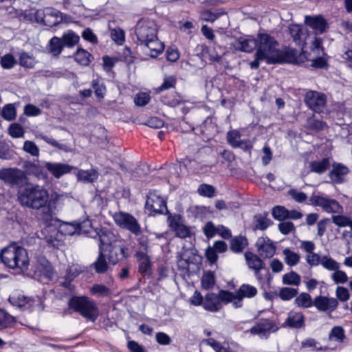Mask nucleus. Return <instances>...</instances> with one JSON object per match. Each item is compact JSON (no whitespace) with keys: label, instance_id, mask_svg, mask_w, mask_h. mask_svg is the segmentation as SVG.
<instances>
[{"label":"nucleus","instance_id":"obj_1","mask_svg":"<svg viewBox=\"0 0 352 352\" xmlns=\"http://www.w3.org/2000/svg\"><path fill=\"white\" fill-rule=\"evenodd\" d=\"M16 195L21 206L34 210L45 208L49 199L48 190L44 186L33 183L21 186Z\"/></svg>","mask_w":352,"mask_h":352},{"label":"nucleus","instance_id":"obj_2","mask_svg":"<svg viewBox=\"0 0 352 352\" xmlns=\"http://www.w3.org/2000/svg\"><path fill=\"white\" fill-rule=\"evenodd\" d=\"M2 263L11 269L27 270L29 265V258L26 250L22 247L12 243L4 248L0 254Z\"/></svg>","mask_w":352,"mask_h":352},{"label":"nucleus","instance_id":"obj_3","mask_svg":"<svg viewBox=\"0 0 352 352\" xmlns=\"http://www.w3.org/2000/svg\"><path fill=\"white\" fill-rule=\"evenodd\" d=\"M68 306L91 322L96 321L99 316V309L96 302L85 296L72 297L68 302Z\"/></svg>","mask_w":352,"mask_h":352},{"label":"nucleus","instance_id":"obj_4","mask_svg":"<svg viewBox=\"0 0 352 352\" xmlns=\"http://www.w3.org/2000/svg\"><path fill=\"white\" fill-rule=\"evenodd\" d=\"M258 58H265L267 64H273V60L278 57V43L275 38L267 34H258L257 36Z\"/></svg>","mask_w":352,"mask_h":352},{"label":"nucleus","instance_id":"obj_5","mask_svg":"<svg viewBox=\"0 0 352 352\" xmlns=\"http://www.w3.org/2000/svg\"><path fill=\"white\" fill-rule=\"evenodd\" d=\"M25 18H28L30 20L34 19L36 23H43L49 27L56 25L63 21L62 13L50 7L36 10L34 13L25 14Z\"/></svg>","mask_w":352,"mask_h":352},{"label":"nucleus","instance_id":"obj_6","mask_svg":"<svg viewBox=\"0 0 352 352\" xmlns=\"http://www.w3.org/2000/svg\"><path fill=\"white\" fill-rule=\"evenodd\" d=\"M233 292L221 290L219 294L208 293L204 297V308L211 312H217L222 308V303L232 301Z\"/></svg>","mask_w":352,"mask_h":352},{"label":"nucleus","instance_id":"obj_7","mask_svg":"<svg viewBox=\"0 0 352 352\" xmlns=\"http://www.w3.org/2000/svg\"><path fill=\"white\" fill-rule=\"evenodd\" d=\"M112 217L115 223L118 227L127 230L136 236L141 234L140 225L138 220L131 214L120 211L115 212Z\"/></svg>","mask_w":352,"mask_h":352},{"label":"nucleus","instance_id":"obj_8","mask_svg":"<svg viewBox=\"0 0 352 352\" xmlns=\"http://www.w3.org/2000/svg\"><path fill=\"white\" fill-rule=\"evenodd\" d=\"M157 26L154 21L148 19H140L135 27V34L140 44L157 36Z\"/></svg>","mask_w":352,"mask_h":352},{"label":"nucleus","instance_id":"obj_9","mask_svg":"<svg viewBox=\"0 0 352 352\" xmlns=\"http://www.w3.org/2000/svg\"><path fill=\"white\" fill-rule=\"evenodd\" d=\"M26 179L25 173L17 168H0V180L10 186H19Z\"/></svg>","mask_w":352,"mask_h":352},{"label":"nucleus","instance_id":"obj_10","mask_svg":"<svg viewBox=\"0 0 352 352\" xmlns=\"http://www.w3.org/2000/svg\"><path fill=\"white\" fill-rule=\"evenodd\" d=\"M145 208L150 214H166L168 208L165 200L156 190L150 191L146 196Z\"/></svg>","mask_w":352,"mask_h":352},{"label":"nucleus","instance_id":"obj_11","mask_svg":"<svg viewBox=\"0 0 352 352\" xmlns=\"http://www.w3.org/2000/svg\"><path fill=\"white\" fill-rule=\"evenodd\" d=\"M309 200L311 204L322 208L327 212L341 213L342 212V207L335 199L314 195Z\"/></svg>","mask_w":352,"mask_h":352},{"label":"nucleus","instance_id":"obj_12","mask_svg":"<svg viewBox=\"0 0 352 352\" xmlns=\"http://www.w3.org/2000/svg\"><path fill=\"white\" fill-rule=\"evenodd\" d=\"M9 302L14 306L23 310H32L34 306L40 305L39 298H30L25 296L21 292L13 293L8 298Z\"/></svg>","mask_w":352,"mask_h":352},{"label":"nucleus","instance_id":"obj_13","mask_svg":"<svg viewBox=\"0 0 352 352\" xmlns=\"http://www.w3.org/2000/svg\"><path fill=\"white\" fill-rule=\"evenodd\" d=\"M305 102L311 109L320 113L326 105L327 97L321 92L310 90L305 94Z\"/></svg>","mask_w":352,"mask_h":352},{"label":"nucleus","instance_id":"obj_14","mask_svg":"<svg viewBox=\"0 0 352 352\" xmlns=\"http://www.w3.org/2000/svg\"><path fill=\"white\" fill-rule=\"evenodd\" d=\"M279 329L276 321L270 319H262L253 326L248 331L252 335L267 337L270 333H275Z\"/></svg>","mask_w":352,"mask_h":352},{"label":"nucleus","instance_id":"obj_15","mask_svg":"<svg viewBox=\"0 0 352 352\" xmlns=\"http://www.w3.org/2000/svg\"><path fill=\"white\" fill-rule=\"evenodd\" d=\"M104 252H107L108 259L113 265L129 257L128 248L125 246L123 239L109 248H105Z\"/></svg>","mask_w":352,"mask_h":352},{"label":"nucleus","instance_id":"obj_16","mask_svg":"<svg viewBox=\"0 0 352 352\" xmlns=\"http://www.w3.org/2000/svg\"><path fill=\"white\" fill-rule=\"evenodd\" d=\"M314 305L318 311L331 314L338 307V302L334 298L319 296L314 298Z\"/></svg>","mask_w":352,"mask_h":352},{"label":"nucleus","instance_id":"obj_17","mask_svg":"<svg viewBox=\"0 0 352 352\" xmlns=\"http://www.w3.org/2000/svg\"><path fill=\"white\" fill-rule=\"evenodd\" d=\"M140 45L144 47V53L151 58H156L164 50V45L159 40L157 36L144 41Z\"/></svg>","mask_w":352,"mask_h":352},{"label":"nucleus","instance_id":"obj_18","mask_svg":"<svg viewBox=\"0 0 352 352\" xmlns=\"http://www.w3.org/2000/svg\"><path fill=\"white\" fill-rule=\"evenodd\" d=\"M322 42L321 38H315L311 47V52L314 58L312 60V66L317 68H322L326 65L325 60L322 58L324 53Z\"/></svg>","mask_w":352,"mask_h":352},{"label":"nucleus","instance_id":"obj_19","mask_svg":"<svg viewBox=\"0 0 352 352\" xmlns=\"http://www.w3.org/2000/svg\"><path fill=\"white\" fill-rule=\"evenodd\" d=\"M289 32L296 44L304 47L309 37L307 29L300 25L292 24L289 26Z\"/></svg>","mask_w":352,"mask_h":352},{"label":"nucleus","instance_id":"obj_20","mask_svg":"<svg viewBox=\"0 0 352 352\" xmlns=\"http://www.w3.org/2000/svg\"><path fill=\"white\" fill-rule=\"evenodd\" d=\"M258 252L261 257L272 258L276 252V248L268 238L260 237L256 241Z\"/></svg>","mask_w":352,"mask_h":352},{"label":"nucleus","instance_id":"obj_21","mask_svg":"<svg viewBox=\"0 0 352 352\" xmlns=\"http://www.w3.org/2000/svg\"><path fill=\"white\" fill-rule=\"evenodd\" d=\"M245 258L248 267L254 271V274L258 280H261L260 271L265 267L264 262L258 255L250 252L245 254Z\"/></svg>","mask_w":352,"mask_h":352},{"label":"nucleus","instance_id":"obj_22","mask_svg":"<svg viewBox=\"0 0 352 352\" xmlns=\"http://www.w3.org/2000/svg\"><path fill=\"white\" fill-rule=\"evenodd\" d=\"M100 239V247L109 248L113 244H116L122 239L118 234H114L112 231L108 229H101L98 232Z\"/></svg>","mask_w":352,"mask_h":352},{"label":"nucleus","instance_id":"obj_23","mask_svg":"<svg viewBox=\"0 0 352 352\" xmlns=\"http://www.w3.org/2000/svg\"><path fill=\"white\" fill-rule=\"evenodd\" d=\"M298 52L292 48H285L283 50H278L277 56L273 60V64L274 63H296L298 62Z\"/></svg>","mask_w":352,"mask_h":352},{"label":"nucleus","instance_id":"obj_24","mask_svg":"<svg viewBox=\"0 0 352 352\" xmlns=\"http://www.w3.org/2000/svg\"><path fill=\"white\" fill-rule=\"evenodd\" d=\"M232 45L236 50L252 52L257 46V39L241 36L234 41Z\"/></svg>","mask_w":352,"mask_h":352},{"label":"nucleus","instance_id":"obj_25","mask_svg":"<svg viewBox=\"0 0 352 352\" xmlns=\"http://www.w3.org/2000/svg\"><path fill=\"white\" fill-rule=\"evenodd\" d=\"M305 23L311 28L316 34L323 33L327 28V21L320 15L316 16H305Z\"/></svg>","mask_w":352,"mask_h":352},{"label":"nucleus","instance_id":"obj_26","mask_svg":"<svg viewBox=\"0 0 352 352\" xmlns=\"http://www.w3.org/2000/svg\"><path fill=\"white\" fill-rule=\"evenodd\" d=\"M348 167L341 163L335 162L332 164V169L329 173V177L335 184H341L344 182V177L348 174Z\"/></svg>","mask_w":352,"mask_h":352},{"label":"nucleus","instance_id":"obj_27","mask_svg":"<svg viewBox=\"0 0 352 352\" xmlns=\"http://www.w3.org/2000/svg\"><path fill=\"white\" fill-rule=\"evenodd\" d=\"M283 327L302 329L305 327V316L301 312L290 311L283 324Z\"/></svg>","mask_w":352,"mask_h":352},{"label":"nucleus","instance_id":"obj_28","mask_svg":"<svg viewBox=\"0 0 352 352\" xmlns=\"http://www.w3.org/2000/svg\"><path fill=\"white\" fill-rule=\"evenodd\" d=\"M45 167L56 178H60L63 175L70 173L73 168L67 164L56 162H45Z\"/></svg>","mask_w":352,"mask_h":352},{"label":"nucleus","instance_id":"obj_29","mask_svg":"<svg viewBox=\"0 0 352 352\" xmlns=\"http://www.w3.org/2000/svg\"><path fill=\"white\" fill-rule=\"evenodd\" d=\"M170 219V227L174 230L177 236L186 238L190 236V228L184 225L179 217H173Z\"/></svg>","mask_w":352,"mask_h":352},{"label":"nucleus","instance_id":"obj_30","mask_svg":"<svg viewBox=\"0 0 352 352\" xmlns=\"http://www.w3.org/2000/svg\"><path fill=\"white\" fill-rule=\"evenodd\" d=\"M331 166L330 159L324 157L321 160H316L310 162V171L317 174H322L327 170Z\"/></svg>","mask_w":352,"mask_h":352},{"label":"nucleus","instance_id":"obj_31","mask_svg":"<svg viewBox=\"0 0 352 352\" xmlns=\"http://www.w3.org/2000/svg\"><path fill=\"white\" fill-rule=\"evenodd\" d=\"M104 249L103 248H100L99 255L97 260L93 264L96 272L98 274H103L107 272L108 269V264L104 254Z\"/></svg>","mask_w":352,"mask_h":352},{"label":"nucleus","instance_id":"obj_32","mask_svg":"<svg viewBox=\"0 0 352 352\" xmlns=\"http://www.w3.org/2000/svg\"><path fill=\"white\" fill-rule=\"evenodd\" d=\"M235 293L241 298H250L254 297L257 294L258 291L255 287L251 285L243 284Z\"/></svg>","mask_w":352,"mask_h":352},{"label":"nucleus","instance_id":"obj_33","mask_svg":"<svg viewBox=\"0 0 352 352\" xmlns=\"http://www.w3.org/2000/svg\"><path fill=\"white\" fill-rule=\"evenodd\" d=\"M284 255V260L286 264L290 267L296 265L300 259L299 254L292 251L289 248H285L283 251Z\"/></svg>","mask_w":352,"mask_h":352},{"label":"nucleus","instance_id":"obj_34","mask_svg":"<svg viewBox=\"0 0 352 352\" xmlns=\"http://www.w3.org/2000/svg\"><path fill=\"white\" fill-rule=\"evenodd\" d=\"M201 287L204 289H210L215 284V276L211 271L205 272L201 280Z\"/></svg>","mask_w":352,"mask_h":352},{"label":"nucleus","instance_id":"obj_35","mask_svg":"<svg viewBox=\"0 0 352 352\" xmlns=\"http://www.w3.org/2000/svg\"><path fill=\"white\" fill-rule=\"evenodd\" d=\"M248 242L245 238L243 236H236L230 241V249L232 252L239 253L247 245Z\"/></svg>","mask_w":352,"mask_h":352},{"label":"nucleus","instance_id":"obj_36","mask_svg":"<svg viewBox=\"0 0 352 352\" xmlns=\"http://www.w3.org/2000/svg\"><path fill=\"white\" fill-rule=\"evenodd\" d=\"M35 272L40 274L48 276L52 273V266L50 263L45 258L39 259L35 265Z\"/></svg>","mask_w":352,"mask_h":352},{"label":"nucleus","instance_id":"obj_37","mask_svg":"<svg viewBox=\"0 0 352 352\" xmlns=\"http://www.w3.org/2000/svg\"><path fill=\"white\" fill-rule=\"evenodd\" d=\"M254 230H264L267 229L271 221L263 214H256L254 217Z\"/></svg>","mask_w":352,"mask_h":352},{"label":"nucleus","instance_id":"obj_38","mask_svg":"<svg viewBox=\"0 0 352 352\" xmlns=\"http://www.w3.org/2000/svg\"><path fill=\"white\" fill-rule=\"evenodd\" d=\"M75 60L81 65L87 66L91 62V55L87 51L78 49L75 54Z\"/></svg>","mask_w":352,"mask_h":352},{"label":"nucleus","instance_id":"obj_39","mask_svg":"<svg viewBox=\"0 0 352 352\" xmlns=\"http://www.w3.org/2000/svg\"><path fill=\"white\" fill-rule=\"evenodd\" d=\"M61 40L63 46L65 45L71 47L78 42L79 36L76 35L73 31L69 30L63 35Z\"/></svg>","mask_w":352,"mask_h":352},{"label":"nucleus","instance_id":"obj_40","mask_svg":"<svg viewBox=\"0 0 352 352\" xmlns=\"http://www.w3.org/2000/svg\"><path fill=\"white\" fill-rule=\"evenodd\" d=\"M15 322L13 316L5 310L0 309V329L11 327Z\"/></svg>","mask_w":352,"mask_h":352},{"label":"nucleus","instance_id":"obj_41","mask_svg":"<svg viewBox=\"0 0 352 352\" xmlns=\"http://www.w3.org/2000/svg\"><path fill=\"white\" fill-rule=\"evenodd\" d=\"M345 338L344 330L340 326H336L332 328L329 334V340L342 342Z\"/></svg>","mask_w":352,"mask_h":352},{"label":"nucleus","instance_id":"obj_42","mask_svg":"<svg viewBox=\"0 0 352 352\" xmlns=\"http://www.w3.org/2000/svg\"><path fill=\"white\" fill-rule=\"evenodd\" d=\"M20 65L25 68H32L36 63L35 58L27 52H22L19 57Z\"/></svg>","mask_w":352,"mask_h":352},{"label":"nucleus","instance_id":"obj_43","mask_svg":"<svg viewBox=\"0 0 352 352\" xmlns=\"http://www.w3.org/2000/svg\"><path fill=\"white\" fill-rule=\"evenodd\" d=\"M98 177L97 172L94 170H79L78 173V179L85 182H92Z\"/></svg>","mask_w":352,"mask_h":352},{"label":"nucleus","instance_id":"obj_44","mask_svg":"<svg viewBox=\"0 0 352 352\" xmlns=\"http://www.w3.org/2000/svg\"><path fill=\"white\" fill-rule=\"evenodd\" d=\"M296 305L298 307L308 308L314 305V300L312 301L311 296L307 293L300 294L295 300Z\"/></svg>","mask_w":352,"mask_h":352},{"label":"nucleus","instance_id":"obj_45","mask_svg":"<svg viewBox=\"0 0 352 352\" xmlns=\"http://www.w3.org/2000/svg\"><path fill=\"white\" fill-rule=\"evenodd\" d=\"M283 283L285 285L298 286L300 283V276L295 272H290L283 275Z\"/></svg>","mask_w":352,"mask_h":352},{"label":"nucleus","instance_id":"obj_46","mask_svg":"<svg viewBox=\"0 0 352 352\" xmlns=\"http://www.w3.org/2000/svg\"><path fill=\"white\" fill-rule=\"evenodd\" d=\"M63 44L61 38L54 36L50 41V50L54 55H58L63 50Z\"/></svg>","mask_w":352,"mask_h":352},{"label":"nucleus","instance_id":"obj_47","mask_svg":"<svg viewBox=\"0 0 352 352\" xmlns=\"http://www.w3.org/2000/svg\"><path fill=\"white\" fill-rule=\"evenodd\" d=\"M197 192L202 197L212 198L215 195V188L211 185L202 184L199 186Z\"/></svg>","mask_w":352,"mask_h":352},{"label":"nucleus","instance_id":"obj_48","mask_svg":"<svg viewBox=\"0 0 352 352\" xmlns=\"http://www.w3.org/2000/svg\"><path fill=\"white\" fill-rule=\"evenodd\" d=\"M324 268L329 271H335L340 268V263L328 256H322L320 264Z\"/></svg>","mask_w":352,"mask_h":352},{"label":"nucleus","instance_id":"obj_49","mask_svg":"<svg viewBox=\"0 0 352 352\" xmlns=\"http://www.w3.org/2000/svg\"><path fill=\"white\" fill-rule=\"evenodd\" d=\"M332 221L338 227L349 226L352 230V219L344 215H333L331 217Z\"/></svg>","mask_w":352,"mask_h":352},{"label":"nucleus","instance_id":"obj_50","mask_svg":"<svg viewBox=\"0 0 352 352\" xmlns=\"http://www.w3.org/2000/svg\"><path fill=\"white\" fill-rule=\"evenodd\" d=\"M2 117L7 120H12L16 118V110L13 104H6L1 111Z\"/></svg>","mask_w":352,"mask_h":352},{"label":"nucleus","instance_id":"obj_51","mask_svg":"<svg viewBox=\"0 0 352 352\" xmlns=\"http://www.w3.org/2000/svg\"><path fill=\"white\" fill-rule=\"evenodd\" d=\"M228 141L233 147H240L241 145V134L236 130H232L228 133Z\"/></svg>","mask_w":352,"mask_h":352},{"label":"nucleus","instance_id":"obj_52","mask_svg":"<svg viewBox=\"0 0 352 352\" xmlns=\"http://www.w3.org/2000/svg\"><path fill=\"white\" fill-rule=\"evenodd\" d=\"M90 291L94 295H96L98 296H107L111 293L109 288L104 285L100 284L94 285L91 287Z\"/></svg>","mask_w":352,"mask_h":352},{"label":"nucleus","instance_id":"obj_53","mask_svg":"<svg viewBox=\"0 0 352 352\" xmlns=\"http://www.w3.org/2000/svg\"><path fill=\"white\" fill-rule=\"evenodd\" d=\"M298 290L292 287H283L280 290L279 296L283 300H289L295 297Z\"/></svg>","mask_w":352,"mask_h":352},{"label":"nucleus","instance_id":"obj_54","mask_svg":"<svg viewBox=\"0 0 352 352\" xmlns=\"http://www.w3.org/2000/svg\"><path fill=\"white\" fill-rule=\"evenodd\" d=\"M272 215L274 219L281 221L287 218L288 210L283 206H275L272 210Z\"/></svg>","mask_w":352,"mask_h":352},{"label":"nucleus","instance_id":"obj_55","mask_svg":"<svg viewBox=\"0 0 352 352\" xmlns=\"http://www.w3.org/2000/svg\"><path fill=\"white\" fill-rule=\"evenodd\" d=\"M8 131L10 136L15 138H21L24 134L23 127L17 123L12 124L8 129Z\"/></svg>","mask_w":352,"mask_h":352},{"label":"nucleus","instance_id":"obj_56","mask_svg":"<svg viewBox=\"0 0 352 352\" xmlns=\"http://www.w3.org/2000/svg\"><path fill=\"white\" fill-rule=\"evenodd\" d=\"M23 150L30 153L32 156H38L39 149L38 147L35 144L34 142L27 140L24 142Z\"/></svg>","mask_w":352,"mask_h":352},{"label":"nucleus","instance_id":"obj_57","mask_svg":"<svg viewBox=\"0 0 352 352\" xmlns=\"http://www.w3.org/2000/svg\"><path fill=\"white\" fill-rule=\"evenodd\" d=\"M331 278L335 283H345L348 280L346 274L341 270H336L331 275Z\"/></svg>","mask_w":352,"mask_h":352},{"label":"nucleus","instance_id":"obj_58","mask_svg":"<svg viewBox=\"0 0 352 352\" xmlns=\"http://www.w3.org/2000/svg\"><path fill=\"white\" fill-rule=\"evenodd\" d=\"M15 63L14 58L11 54H7L1 58V65L4 69H10Z\"/></svg>","mask_w":352,"mask_h":352},{"label":"nucleus","instance_id":"obj_59","mask_svg":"<svg viewBox=\"0 0 352 352\" xmlns=\"http://www.w3.org/2000/svg\"><path fill=\"white\" fill-rule=\"evenodd\" d=\"M151 97L148 94L142 92L135 96L134 102L137 106L143 107L148 103Z\"/></svg>","mask_w":352,"mask_h":352},{"label":"nucleus","instance_id":"obj_60","mask_svg":"<svg viewBox=\"0 0 352 352\" xmlns=\"http://www.w3.org/2000/svg\"><path fill=\"white\" fill-rule=\"evenodd\" d=\"M306 261L311 266H317L318 265L321 264L322 257H320L319 254L313 252L306 256Z\"/></svg>","mask_w":352,"mask_h":352},{"label":"nucleus","instance_id":"obj_61","mask_svg":"<svg viewBox=\"0 0 352 352\" xmlns=\"http://www.w3.org/2000/svg\"><path fill=\"white\" fill-rule=\"evenodd\" d=\"M288 193L296 201L299 203L304 202L307 198L305 193L296 189L289 190Z\"/></svg>","mask_w":352,"mask_h":352},{"label":"nucleus","instance_id":"obj_62","mask_svg":"<svg viewBox=\"0 0 352 352\" xmlns=\"http://www.w3.org/2000/svg\"><path fill=\"white\" fill-rule=\"evenodd\" d=\"M111 36V38L119 45H122L124 41V33L122 30H113Z\"/></svg>","mask_w":352,"mask_h":352},{"label":"nucleus","instance_id":"obj_63","mask_svg":"<svg viewBox=\"0 0 352 352\" xmlns=\"http://www.w3.org/2000/svg\"><path fill=\"white\" fill-rule=\"evenodd\" d=\"M336 297L342 302L349 300L350 295L346 288L344 287H338L336 291Z\"/></svg>","mask_w":352,"mask_h":352},{"label":"nucleus","instance_id":"obj_64","mask_svg":"<svg viewBox=\"0 0 352 352\" xmlns=\"http://www.w3.org/2000/svg\"><path fill=\"white\" fill-rule=\"evenodd\" d=\"M219 231V228H216L212 222H208L204 227V233L208 238L213 237Z\"/></svg>","mask_w":352,"mask_h":352}]
</instances>
